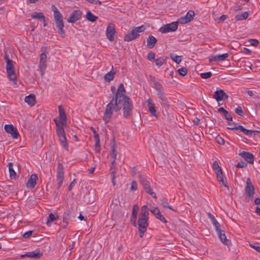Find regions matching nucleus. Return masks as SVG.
<instances>
[{
    "label": "nucleus",
    "mask_w": 260,
    "mask_h": 260,
    "mask_svg": "<svg viewBox=\"0 0 260 260\" xmlns=\"http://www.w3.org/2000/svg\"><path fill=\"white\" fill-rule=\"evenodd\" d=\"M119 91L126 92L122 83L119 85L115 95L106 106L103 116V120L105 123L110 121L114 112H116L120 110V105L119 101Z\"/></svg>",
    "instance_id": "f257e3e1"
},
{
    "label": "nucleus",
    "mask_w": 260,
    "mask_h": 260,
    "mask_svg": "<svg viewBox=\"0 0 260 260\" xmlns=\"http://www.w3.org/2000/svg\"><path fill=\"white\" fill-rule=\"evenodd\" d=\"M125 94V92L119 91V101L120 109L122 108L123 116L126 118H128L131 115L133 106L132 101Z\"/></svg>",
    "instance_id": "f03ea898"
},
{
    "label": "nucleus",
    "mask_w": 260,
    "mask_h": 260,
    "mask_svg": "<svg viewBox=\"0 0 260 260\" xmlns=\"http://www.w3.org/2000/svg\"><path fill=\"white\" fill-rule=\"evenodd\" d=\"M51 8L53 12V16L55 21L56 26L58 30V33L63 38L66 36V33L63 29L64 23L62 15L54 5H53Z\"/></svg>",
    "instance_id": "7ed1b4c3"
},
{
    "label": "nucleus",
    "mask_w": 260,
    "mask_h": 260,
    "mask_svg": "<svg viewBox=\"0 0 260 260\" xmlns=\"http://www.w3.org/2000/svg\"><path fill=\"white\" fill-rule=\"evenodd\" d=\"M59 119L54 120L56 127H63L67 124L66 113L61 106L58 107Z\"/></svg>",
    "instance_id": "20e7f679"
},
{
    "label": "nucleus",
    "mask_w": 260,
    "mask_h": 260,
    "mask_svg": "<svg viewBox=\"0 0 260 260\" xmlns=\"http://www.w3.org/2000/svg\"><path fill=\"white\" fill-rule=\"evenodd\" d=\"M178 28V22H173L171 23L162 25L159 29V31L162 34H166L169 32L175 31Z\"/></svg>",
    "instance_id": "39448f33"
},
{
    "label": "nucleus",
    "mask_w": 260,
    "mask_h": 260,
    "mask_svg": "<svg viewBox=\"0 0 260 260\" xmlns=\"http://www.w3.org/2000/svg\"><path fill=\"white\" fill-rule=\"evenodd\" d=\"M148 218H139L138 224L139 225V233L140 238L143 237L144 233L146 232L148 227Z\"/></svg>",
    "instance_id": "423d86ee"
},
{
    "label": "nucleus",
    "mask_w": 260,
    "mask_h": 260,
    "mask_svg": "<svg viewBox=\"0 0 260 260\" xmlns=\"http://www.w3.org/2000/svg\"><path fill=\"white\" fill-rule=\"evenodd\" d=\"M56 133L59 138V140L62 146L66 149L68 150V145L67 142V139L65 136V133L63 127H56Z\"/></svg>",
    "instance_id": "0eeeda50"
},
{
    "label": "nucleus",
    "mask_w": 260,
    "mask_h": 260,
    "mask_svg": "<svg viewBox=\"0 0 260 260\" xmlns=\"http://www.w3.org/2000/svg\"><path fill=\"white\" fill-rule=\"evenodd\" d=\"M64 179L63 166L61 162L58 163L57 170L56 181L57 182V187L59 188L63 183Z\"/></svg>",
    "instance_id": "6e6552de"
},
{
    "label": "nucleus",
    "mask_w": 260,
    "mask_h": 260,
    "mask_svg": "<svg viewBox=\"0 0 260 260\" xmlns=\"http://www.w3.org/2000/svg\"><path fill=\"white\" fill-rule=\"evenodd\" d=\"M6 70L10 80L13 82L14 84H16V76L14 72L13 61L7 63Z\"/></svg>",
    "instance_id": "1a4fd4ad"
},
{
    "label": "nucleus",
    "mask_w": 260,
    "mask_h": 260,
    "mask_svg": "<svg viewBox=\"0 0 260 260\" xmlns=\"http://www.w3.org/2000/svg\"><path fill=\"white\" fill-rule=\"evenodd\" d=\"M6 132L10 134L14 139H18L19 134L17 129L13 124H6L4 126Z\"/></svg>",
    "instance_id": "9d476101"
},
{
    "label": "nucleus",
    "mask_w": 260,
    "mask_h": 260,
    "mask_svg": "<svg viewBox=\"0 0 260 260\" xmlns=\"http://www.w3.org/2000/svg\"><path fill=\"white\" fill-rule=\"evenodd\" d=\"M194 12L193 11H189L185 16L180 17L178 20V23L186 24L193 19Z\"/></svg>",
    "instance_id": "9b49d317"
},
{
    "label": "nucleus",
    "mask_w": 260,
    "mask_h": 260,
    "mask_svg": "<svg viewBox=\"0 0 260 260\" xmlns=\"http://www.w3.org/2000/svg\"><path fill=\"white\" fill-rule=\"evenodd\" d=\"M46 59H47L46 53H42L40 54L39 67L40 68L42 77L43 76V75L45 73V71L46 67H47Z\"/></svg>",
    "instance_id": "f8f14e48"
},
{
    "label": "nucleus",
    "mask_w": 260,
    "mask_h": 260,
    "mask_svg": "<svg viewBox=\"0 0 260 260\" xmlns=\"http://www.w3.org/2000/svg\"><path fill=\"white\" fill-rule=\"evenodd\" d=\"M115 33V25L113 23H110L106 29V36L108 39L112 42L114 40V35Z\"/></svg>",
    "instance_id": "ddd939ff"
},
{
    "label": "nucleus",
    "mask_w": 260,
    "mask_h": 260,
    "mask_svg": "<svg viewBox=\"0 0 260 260\" xmlns=\"http://www.w3.org/2000/svg\"><path fill=\"white\" fill-rule=\"evenodd\" d=\"M111 152L110 153L111 157L112 158L111 160V169H116V162L115 159L116 158V148L117 147V145L116 143L113 141L112 145H111Z\"/></svg>",
    "instance_id": "4468645a"
},
{
    "label": "nucleus",
    "mask_w": 260,
    "mask_h": 260,
    "mask_svg": "<svg viewBox=\"0 0 260 260\" xmlns=\"http://www.w3.org/2000/svg\"><path fill=\"white\" fill-rule=\"evenodd\" d=\"M218 238L220 241L225 245L231 246L232 242L231 240L227 238L224 231L221 230L217 233Z\"/></svg>",
    "instance_id": "2eb2a0df"
},
{
    "label": "nucleus",
    "mask_w": 260,
    "mask_h": 260,
    "mask_svg": "<svg viewBox=\"0 0 260 260\" xmlns=\"http://www.w3.org/2000/svg\"><path fill=\"white\" fill-rule=\"evenodd\" d=\"M82 14L80 10H75L70 15L67 21L69 23H75L81 18Z\"/></svg>",
    "instance_id": "dca6fc26"
},
{
    "label": "nucleus",
    "mask_w": 260,
    "mask_h": 260,
    "mask_svg": "<svg viewBox=\"0 0 260 260\" xmlns=\"http://www.w3.org/2000/svg\"><path fill=\"white\" fill-rule=\"evenodd\" d=\"M239 155L243 157L247 162L251 164H253L254 157L252 153L249 152L243 151H240L239 153Z\"/></svg>",
    "instance_id": "f3484780"
},
{
    "label": "nucleus",
    "mask_w": 260,
    "mask_h": 260,
    "mask_svg": "<svg viewBox=\"0 0 260 260\" xmlns=\"http://www.w3.org/2000/svg\"><path fill=\"white\" fill-rule=\"evenodd\" d=\"M228 98L229 96L225 93L224 90L222 89L217 90L214 92V94L213 95V98L217 102L227 99Z\"/></svg>",
    "instance_id": "a211bd4d"
},
{
    "label": "nucleus",
    "mask_w": 260,
    "mask_h": 260,
    "mask_svg": "<svg viewBox=\"0 0 260 260\" xmlns=\"http://www.w3.org/2000/svg\"><path fill=\"white\" fill-rule=\"evenodd\" d=\"M38 179V177L36 174H33L31 175L26 183L27 188L29 189L34 188L36 184V181Z\"/></svg>",
    "instance_id": "6ab92c4d"
},
{
    "label": "nucleus",
    "mask_w": 260,
    "mask_h": 260,
    "mask_svg": "<svg viewBox=\"0 0 260 260\" xmlns=\"http://www.w3.org/2000/svg\"><path fill=\"white\" fill-rule=\"evenodd\" d=\"M216 177L217 180L222 184L224 187H228V183L226 182V180L224 177L222 171H216Z\"/></svg>",
    "instance_id": "aec40b11"
},
{
    "label": "nucleus",
    "mask_w": 260,
    "mask_h": 260,
    "mask_svg": "<svg viewBox=\"0 0 260 260\" xmlns=\"http://www.w3.org/2000/svg\"><path fill=\"white\" fill-rule=\"evenodd\" d=\"M228 56V53H224L223 54L211 56L209 57V60L210 62L223 61L225 60Z\"/></svg>",
    "instance_id": "412c9836"
},
{
    "label": "nucleus",
    "mask_w": 260,
    "mask_h": 260,
    "mask_svg": "<svg viewBox=\"0 0 260 260\" xmlns=\"http://www.w3.org/2000/svg\"><path fill=\"white\" fill-rule=\"evenodd\" d=\"M228 128L232 130L239 131L240 132H243L244 134L246 135H251L253 132L251 130H248L245 128L242 125H238L235 127H228Z\"/></svg>",
    "instance_id": "4be33fe9"
},
{
    "label": "nucleus",
    "mask_w": 260,
    "mask_h": 260,
    "mask_svg": "<svg viewBox=\"0 0 260 260\" xmlns=\"http://www.w3.org/2000/svg\"><path fill=\"white\" fill-rule=\"evenodd\" d=\"M147 107L150 113L154 116L157 117L156 111L154 104L152 102L150 99H148L147 101Z\"/></svg>",
    "instance_id": "5701e85b"
},
{
    "label": "nucleus",
    "mask_w": 260,
    "mask_h": 260,
    "mask_svg": "<svg viewBox=\"0 0 260 260\" xmlns=\"http://www.w3.org/2000/svg\"><path fill=\"white\" fill-rule=\"evenodd\" d=\"M139 35V34H137L133 29L130 33H128L125 36L124 40L127 42H129L136 39Z\"/></svg>",
    "instance_id": "b1692460"
},
{
    "label": "nucleus",
    "mask_w": 260,
    "mask_h": 260,
    "mask_svg": "<svg viewBox=\"0 0 260 260\" xmlns=\"http://www.w3.org/2000/svg\"><path fill=\"white\" fill-rule=\"evenodd\" d=\"M24 101L30 106H34L36 104L35 95L33 94H30L29 95L26 96L25 98Z\"/></svg>",
    "instance_id": "393cba45"
},
{
    "label": "nucleus",
    "mask_w": 260,
    "mask_h": 260,
    "mask_svg": "<svg viewBox=\"0 0 260 260\" xmlns=\"http://www.w3.org/2000/svg\"><path fill=\"white\" fill-rule=\"evenodd\" d=\"M42 255V253L40 252L31 251L27 252L25 254L22 255L21 257H24L25 256H28L29 257L38 258H40Z\"/></svg>",
    "instance_id": "a878e982"
},
{
    "label": "nucleus",
    "mask_w": 260,
    "mask_h": 260,
    "mask_svg": "<svg viewBox=\"0 0 260 260\" xmlns=\"http://www.w3.org/2000/svg\"><path fill=\"white\" fill-rule=\"evenodd\" d=\"M157 42V39L152 36H149L147 39V45L149 48H153L156 43Z\"/></svg>",
    "instance_id": "bb28decb"
},
{
    "label": "nucleus",
    "mask_w": 260,
    "mask_h": 260,
    "mask_svg": "<svg viewBox=\"0 0 260 260\" xmlns=\"http://www.w3.org/2000/svg\"><path fill=\"white\" fill-rule=\"evenodd\" d=\"M245 193L248 196L250 199H252L254 194V186H246Z\"/></svg>",
    "instance_id": "cd10ccee"
},
{
    "label": "nucleus",
    "mask_w": 260,
    "mask_h": 260,
    "mask_svg": "<svg viewBox=\"0 0 260 260\" xmlns=\"http://www.w3.org/2000/svg\"><path fill=\"white\" fill-rule=\"evenodd\" d=\"M149 212L147 206L144 205L141 209L139 218H148Z\"/></svg>",
    "instance_id": "c85d7f7f"
},
{
    "label": "nucleus",
    "mask_w": 260,
    "mask_h": 260,
    "mask_svg": "<svg viewBox=\"0 0 260 260\" xmlns=\"http://www.w3.org/2000/svg\"><path fill=\"white\" fill-rule=\"evenodd\" d=\"M45 16L43 13L42 12L38 13L35 12L31 16L32 19H38L42 22H44L45 21Z\"/></svg>",
    "instance_id": "c756f323"
},
{
    "label": "nucleus",
    "mask_w": 260,
    "mask_h": 260,
    "mask_svg": "<svg viewBox=\"0 0 260 260\" xmlns=\"http://www.w3.org/2000/svg\"><path fill=\"white\" fill-rule=\"evenodd\" d=\"M249 16V14L247 12H245L240 14H238L235 16V19L237 21H241L246 19Z\"/></svg>",
    "instance_id": "7c9ffc66"
},
{
    "label": "nucleus",
    "mask_w": 260,
    "mask_h": 260,
    "mask_svg": "<svg viewBox=\"0 0 260 260\" xmlns=\"http://www.w3.org/2000/svg\"><path fill=\"white\" fill-rule=\"evenodd\" d=\"M153 82L154 84V88L157 91V94L159 93L163 92L164 90L162 85L158 82L155 80H154Z\"/></svg>",
    "instance_id": "2f4dec72"
},
{
    "label": "nucleus",
    "mask_w": 260,
    "mask_h": 260,
    "mask_svg": "<svg viewBox=\"0 0 260 260\" xmlns=\"http://www.w3.org/2000/svg\"><path fill=\"white\" fill-rule=\"evenodd\" d=\"M13 164L12 162H9L8 164V167L9 168V171L10 174V178L12 179H14L15 178V176L16 175V173L14 170L13 168Z\"/></svg>",
    "instance_id": "473e14b6"
},
{
    "label": "nucleus",
    "mask_w": 260,
    "mask_h": 260,
    "mask_svg": "<svg viewBox=\"0 0 260 260\" xmlns=\"http://www.w3.org/2000/svg\"><path fill=\"white\" fill-rule=\"evenodd\" d=\"M115 74V72L111 71L105 75L104 79L107 82H110L114 79Z\"/></svg>",
    "instance_id": "72a5a7b5"
},
{
    "label": "nucleus",
    "mask_w": 260,
    "mask_h": 260,
    "mask_svg": "<svg viewBox=\"0 0 260 260\" xmlns=\"http://www.w3.org/2000/svg\"><path fill=\"white\" fill-rule=\"evenodd\" d=\"M139 178L144 189L150 186L149 182L141 174L139 175Z\"/></svg>",
    "instance_id": "f704fd0d"
},
{
    "label": "nucleus",
    "mask_w": 260,
    "mask_h": 260,
    "mask_svg": "<svg viewBox=\"0 0 260 260\" xmlns=\"http://www.w3.org/2000/svg\"><path fill=\"white\" fill-rule=\"evenodd\" d=\"M86 18L89 21H91L92 22L96 21L98 18V17L94 16L93 14H92L90 11L87 12Z\"/></svg>",
    "instance_id": "c9c22d12"
},
{
    "label": "nucleus",
    "mask_w": 260,
    "mask_h": 260,
    "mask_svg": "<svg viewBox=\"0 0 260 260\" xmlns=\"http://www.w3.org/2000/svg\"><path fill=\"white\" fill-rule=\"evenodd\" d=\"M161 205L164 208H168L171 210H172L173 211H176L170 205L169 203L166 198H162L161 200Z\"/></svg>",
    "instance_id": "e433bc0d"
},
{
    "label": "nucleus",
    "mask_w": 260,
    "mask_h": 260,
    "mask_svg": "<svg viewBox=\"0 0 260 260\" xmlns=\"http://www.w3.org/2000/svg\"><path fill=\"white\" fill-rule=\"evenodd\" d=\"M95 144V147H94V150L95 151L99 153L100 152V138H97L96 139H94Z\"/></svg>",
    "instance_id": "4c0bfd02"
},
{
    "label": "nucleus",
    "mask_w": 260,
    "mask_h": 260,
    "mask_svg": "<svg viewBox=\"0 0 260 260\" xmlns=\"http://www.w3.org/2000/svg\"><path fill=\"white\" fill-rule=\"evenodd\" d=\"M171 58L177 64L179 63L181 61V57L180 56L174 54L171 55Z\"/></svg>",
    "instance_id": "58836bf2"
},
{
    "label": "nucleus",
    "mask_w": 260,
    "mask_h": 260,
    "mask_svg": "<svg viewBox=\"0 0 260 260\" xmlns=\"http://www.w3.org/2000/svg\"><path fill=\"white\" fill-rule=\"evenodd\" d=\"M57 218L54 216V215L52 213H50L49 214L48 217H47V224L49 225V224L55 220H56Z\"/></svg>",
    "instance_id": "ea45409f"
},
{
    "label": "nucleus",
    "mask_w": 260,
    "mask_h": 260,
    "mask_svg": "<svg viewBox=\"0 0 260 260\" xmlns=\"http://www.w3.org/2000/svg\"><path fill=\"white\" fill-rule=\"evenodd\" d=\"M179 74L182 76H184L187 74V70L185 68H181L178 70Z\"/></svg>",
    "instance_id": "a19ab883"
},
{
    "label": "nucleus",
    "mask_w": 260,
    "mask_h": 260,
    "mask_svg": "<svg viewBox=\"0 0 260 260\" xmlns=\"http://www.w3.org/2000/svg\"><path fill=\"white\" fill-rule=\"evenodd\" d=\"M138 189L137 183L136 181H133L131 184L130 190L131 191H134L137 190Z\"/></svg>",
    "instance_id": "79ce46f5"
},
{
    "label": "nucleus",
    "mask_w": 260,
    "mask_h": 260,
    "mask_svg": "<svg viewBox=\"0 0 260 260\" xmlns=\"http://www.w3.org/2000/svg\"><path fill=\"white\" fill-rule=\"evenodd\" d=\"M212 167L213 169L215 171V172L217 171H220L222 170L221 167L219 166L217 161H213Z\"/></svg>",
    "instance_id": "37998d69"
},
{
    "label": "nucleus",
    "mask_w": 260,
    "mask_h": 260,
    "mask_svg": "<svg viewBox=\"0 0 260 260\" xmlns=\"http://www.w3.org/2000/svg\"><path fill=\"white\" fill-rule=\"evenodd\" d=\"M155 64L157 66H161L165 62V59L162 58H159L155 59Z\"/></svg>",
    "instance_id": "c03bdc74"
},
{
    "label": "nucleus",
    "mask_w": 260,
    "mask_h": 260,
    "mask_svg": "<svg viewBox=\"0 0 260 260\" xmlns=\"http://www.w3.org/2000/svg\"><path fill=\"white\" fill-rule=\"evenodd\" d=\"M212 76V73L210 72L203 73L201 74V77L203 79H208Z\"/></svg>",
    "instance_id": "a18cd8bd"
},
{
    "label": "nucleus",
    "mask_w": 260,
    "mask_h": 260,
    "mask_svg": "<svg viewBox=\"0 0 260 260\" xmlns=\"http://www.w3.org/2000/svg\"><path fill=\"white\" fill-rule=\"evenodd\" d=\"M133 29L137 34H139V32L143 31L145 29V28L143 25H142L141 26L134 27Z\"/></svg>",
    "instance_id": "49530a36"
},
{
    "label": "nucleus",
    "mask_w": 260,
    "mask_h": 260,
    "mask_svg": "<svg viewBox=\"0 0 260 260\" xmlns=\"http://www.w3.org/2000/svg\"><path fill=\"white\" fill-rule=\"evenodd\" d=\"M150 211L155 216L160 213L159 209L157 207H155L153 209H151Z\"/></svg>",
    "instance_id": "de8ad7c7"
},
{
    "label": "nucleus",
    "mask_w": 260,
    "mask_h": 260,
    "mask_svg": "<svg viewBox=\"0 0 260 260\" xmlns=\"http://www.w3.org/2000/svg\"><path fill=\"white\" fill-rule=\"evenodd\" d=\"M139 206L137 204H135L133 206V212H132V215H136L137 216V213H138V211L139 210Z\"/></svg>",
    "instance_id": "09e8293b"
},
{
    "label": "nucleus",
    "mask_w": 260,
    "mask_h": 260,
    "mask_svg": "<svg viewBox=\"0 0 260 260\" xmlns=\"http://www.w3.org/2000/svg\"><path fill=\"white\" fill-rule=\"evenodd\" d=\"M155 217L160 220L161 221L163 222L164 223H166L167 220L164 217V216L160 213L159 214L157 215Z\"/></svg>",
    "instance_id": "8fccbe9b"
},
{
    "label": "nucleus",
    "mask_w": 260,
    "mask_h": 260,
    "mask_svg": "<svg viewBox=\"0 0 260 260\" xmlns=\"http://www.w3.org/2000/svg\"><path fill=\"white\" fill-rule=\"evenodd\" d=\"M247 164L243 161H240L237 165V168H244L246 167Z\"/></svg>",
    "instance_id": "3c124183"
},
{
    "label": "nucleus",
    "mask_w": 260,
    "mask_h": 260,
    "mask_svg": "<svg viewBox=\"0 0 260 260\" xmlns=\"http://www.w3.org/2000/svg\"><path fill=\"white\" fill-rule=\"evenodd\" d=\"M249 42H250V44L252 46H256L258 45L259 43V42L256 39H251L249 40Z\"/></svg>",
    "instance_id": "603ef678"
},
{
    "label": "nucleus",
    "mask_w": 260,
    "mask_h": 260,
    "mask_svg": "<svg viewBox=\"0 0 260 260\" xmlns=\"http://www.w3.org/2000/svg\"><path fill=\"white\" fill-rule=\"evenodd\" d=\"M115 170L116 169H113L112 170L113 171H112V172L111 173L112 182V184H113V185L114 186L115 185V173H116Z\"/></svg>",
    "instance_id": "864d4df0"
},
{
    "label": "nucleus",
    "mask_w": 260,
    "mask_h": 260,
    "mask_svg": "<svg viewBox=\"0 0 260 260\" xmlns=\"http://www.w3.org/2000/svg\"><path fill=\"white\" fill-rule=\"evenodd\" d=\"M235 112L237 114L240 116H243L244 114V113L243 112V110L240 107H238L235 109Z\"/></svg>",
    "instance_id": "5fc2aeb1"
},
{
    "label": "nucleus",
    "mask_w": 260,
    "mask_h": 260,
    "mask_svg": "<svg viewBox=\"0 0 260 260\" xmlns=\"http://www.w3.org/2000/svg\"><path fill=\"white\" fill-rule=\"evenodd\" d=\"M136 220H137V216L136 215L134 216V215H132L131 217V221L132 222L133 225L135 226H136L137 225Z\"/></svg>",
    "instance_id": "6e6d98bb"
},
{
    "label": "nucleus",
    "mask_w": 260,
    "mask_h": 260,
    "mask_svg": "<svg viewBox=\"0 0 260 260\" xmlns=\"http://www.w3.org/2000/svg\"><path fill=\"white\" fill-rule=\"evenodd\" d=\"M147 58L149 60L155 59V54L153 52H150L147 54Z\"/></svg>",
    "instance_id": "4d7b16f0"
},
{
    "label": "nucleus",
    "mask_w": 260,
    "mask_h": 260,
    "mask_svg": "<svg viewBox=\"0 0 260 260\" xmlns=\"http://www.w3.org/2000/svg\"><path fill=\"white\" fill-rule=\"evenodd\" d=\"M216 140L217 142L219 144L223 145L224 144V140L220 137L217 136L216 138Z\"/></svg>",
    "instance_id": "13d9d810"
},
{
    "label": "nucleus",
    "mask_w": 260,
    "mask_h": 260,
    "mask_svg": "<svg viewBox=\"0 0 260 260\" xmlns=\"http://www.w3.org/2000/svg\"><path fill=\"white\" fill-rule=\"evenodd\" d=\"M223 114L224 115L226 119L229 120V121H232V116L231 115H230V114H229V113L228 112V111H226L224 113H223Z\"/></svg>",
    "instance_id": "bf43d9fd"
},
{
    "label": "nucleus",
    "mask_w": 260,
    "mask_h": 260,
    "mask_svg": "<svg viewBox=\"0 0 260 260\" xmlns=\"http://www.w3.org/2000/svg\"><path fill=\"white\" fill-rule=\"evenodd\" d=\"M89 3L93 5H101V3L99 0H86Z\"/></svg>",
    "instance_id": "052dcab7"
},
{
    "label": "nucleus",
    "mask_w": 260,
    "mask_h": 260,
    "mask_svg": "<svg viewBox=\"0 0 260 260\" xmlns=\"http://www.w3.org/2000/svg\"><path fill=\"white\" fill-rule=\"evenodd\" d=\"M32 231H29L28 232H25L23 235V237L24 238H29L32 235Z\"/></svg>",
    "instance_id": "680f3d73"
},
{
    "label": "nucleus",
    "mask_w": 260,
    "mask_h": 260,
    "mask_svg": "<svg viewBox=\"0 0 260 260\" xmlns=\"http://www.w3.org/2000/svg\"><path fill=\"white\" fill-rule=\"evenodd\" d=\"M250 246L257 251L258 252L260 253V246L254 245L252 244H250Z\"/></svg>",
    "instance_id": "e2e57ef3"
},
{
    "label": "nucleus",
    "mask_w": 260,
    "mask_h": 260,
    "mask_svg": "<svg viewBox=\"0 0 260 260\" xmlns=\"http://www.w3.org/2000/svg\"><path fill=\"white\" fill-rule=\"evenodd\" d=\"M162 104L166 107L167 108H169V102L167 101V98H165V99L162 100L161 101Z\"/></svg>",
    "instance_id": "0e129e2a"
},
{
    "label": "nucleus",
    "mask_w": 260,
    "mask_h": 260,
    "mask_svg": "<svg viewBox=\"0 0 260 260\" xmlns=\"http://www.w3.org/2000/svg\"><path fill=\"white\" fill-rule=\"evenodd\" d=\"M214 226L215 228L217 233L222 230L220 228V225L218 222H217L216 224L214 225Z\"/></svg>",
    "instance_id": "69168bd1"
},
{
    "label": "nucleus",
    "mask_w": 260,
    "mask_h": 260,
    "mask_svg": "<svg viewBox=\"0 0 260 260\" xmlns=\"http://www.w3.org/2000/svg\"><path fill=\"white\" fill-rule=\"evenodd\" d=\"M90 129H91L92 132H93V133L94 134V139H96V137H97V138H99V134L96 133L95 129L93 127H91Z\"/></svg>",
    "instance_id": "338daca9"
},
{
    "label": "nucleus",
    "mask_w": 260,
    "mask_h": 260,
    "mask_svg": "<svg viewBox=\"0 0 260 260\" xmlns=\"http://www.w3.org/2000/svg\"><path fill=\"white\" fill-rule=\"evenodd\" d=\"M76 183V180L74 179L70 184L69 186V190H71L73 187L74 186L75 184Z\"/></svg>",
    "instance_id": "774afa93"
}]
</instances>
